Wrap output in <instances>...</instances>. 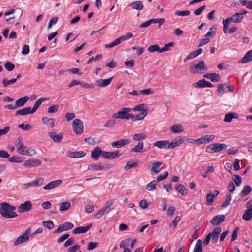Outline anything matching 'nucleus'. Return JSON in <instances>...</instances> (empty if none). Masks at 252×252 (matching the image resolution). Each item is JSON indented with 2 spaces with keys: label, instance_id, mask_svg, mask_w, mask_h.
Segmentation results:
<instances>
[{
  "label": "nucleus",
  "instance_id": "9d476101",
  "mask_svg": "<svg viewBox=\"0 0 252 252\" xmlns=\"http://www.w3.org/2000/svg\"><path fill=\"white\" fill-rule=\"evenodd\" d=\"M74 227L73 223L66 222L60 225L58 228L54 231V234L60 233L62 232L67 231L72 229Z\"/></svg>",
  "mask_w": 252,
  "mask_h": 252
},
{
  "label": "nucleus",
  "instance_id": "4be33fe9",
  "mask_svg": "<svg viewBox=\"0 0 252 252\" xmlns=\"http://www.w3.org/2000/svg\"><path fill=\"white\" fill-rule=\"evenodd\" d=\"M196 88H201L204 87L211 88L213 85L211 83L204 79H201L194 84Z\"/></svg>",
  "mask_w": 252,
  "mask_h": 252
},
{
  "label": "nucleus",
  "instance_id": "f257e3e1",
  "mask_svg": "<svg viewBox=\"0 0 252 252\" xmlns=\"http://www.w3.org/2000/svg\"><path fill=\"white\" fill-rule=\"evenodd\" d=\"M16 209L15 206L6 203L2 202L0 206V213L5 218H13L17 216V214L14 211Z\"/></svg>",
  "mask_w": 252,
  "mask_h": 252
},
{
  "label": "nucleus",
  "instance_id": "2eb2a0df",
  "mask_svg": "<svg viewBox=\"0 0 252 252\" xmlns=\"http://www.w3.org/2000/svg\"><path fill=\"white\" fill-rule=\"evenodd\" d=\"M185 141V138L179 136L172 140L171 142H169V149H173L182 144Z\"/></svg>",
  "mask_w": 252,
  "mask_h": 252
},
{
  "label": "nucleus",
  "instance_id": "8fccbe9b",
  "mask_svg": "<svg viewBox=\"0 0 252 252\" xmlns=\"http://www.w3.org/2000/svg\"><path fill=\"white\" fill-rule=\"evenodd\" d=\"M43 225L48 229H52L54 227V224L52 220H46L42 222Z\"/></svg>",
  "mask_w": 252,
  "mask_h": 252
},
{
  "label": "nucleus",
  "instance_id": "6e6552de",
  "mask_svg": "<svg viewBox=\"0 0 252 252\" xmlns=\"http://www.w3.org/2000/svg\"><path fill=\"white\" fill-rule=\"evenodd\" d=\"M17 150L20 154L23 155L33 156L36 154V152L34 149L28 148L24 145L21 147L18 148Z\"/></svg>",
  "mask_w": 252,
  "mask_h": 252
},
{
  "label": "nucleus",
  "instance_id": "1a4fd4ad",
  "mask_svg": "<svg viewBox=\"0 0 252 252\" xmlns=\"http://www.w3.org/2000/svg\"><path fill=\"white\" fill-rule=\"evenodd\" d=\"M31 232L30 228L27 229L23 235L19 236L17 239L14 242V245L17 246L21 243L28 241L29 237V233Z\"/></svg>",
  "mask_w": 252,
  "mask_h": 252
},
{
  "label": "nucleus",
  "instance_id": "f8f14e48",
  "mask_svg": "<svg viewBox=\"0 0 252 252\" xmlns=\"http://www.w3.org/2000/svg\"><path fill=\"white\" fill-rule=\"evenodd\" d=\"M41 163L42 162L39 159L33 158L26 160L23 163V166L26 167L31 168L32 167L39 166Z\"/></svg>",
  "mask_w": 252,
  "mask_h": 252
},
{
  "label": "nucleus",
  "instance_id": "393cba45",
  "mask_svg": "<svg viewBox=\"0 0 252 252\" xmlns=\"http://www.w3.org/2000/svg\"><path fill=\"white\" fill-rule=\"evenodd\" d=\"M221 232V229L220 227H216L215 228L212 232L209 233L208 234H211V238L212 241H214V243L216 242L219 238V235Z\"/></svg>",
  "mask_w": 252,
  "mask_h": 252
},
{
  "label": "nucleus",
  "instance_id": "c85d7f7f",
  "mask_svg": "<svg viewBox=\"0 0 252 252\" xmlns=\"http://www.w3.org/2000/svg\"><path fill=\"white\" fill-rule=\"evenodd\" d=\"M29 114H33L32 112V108L30 107H25L22 109L17 110L15 112V115H26Z\"/></svg>",
  "mask_w": 252,
  "mask_h": 252
},
{
  "label": "nucleus",
  "instance_id": "c9c22d12",
  "mask_svg": "<svg viewBox=\"0 0 252 252\" xmlns=\"http://www.w3.org/2000/svg\"><path fill=\"white\" fill-rule=\"evenodd\" d=\"M144 148L143 142H138L137 145L131 149V152L134 153H142Z\"/></svg>",
  "mask_w": 252,
  "mask_h": 252
},
{
  "label": "nucleus",
  "instance_id": "c756f323",
  "mask_svg": "<svg viewBox=\"0 0 252 252\" xmlns=\"http://www.w3.org/2000/svg\"><path fill=\"white\" fill-rule=\"evenodd\" d=\"M42 121L43 124L47 126L48 127H53L54 126L55 119L53 118H50L47 117H44L42 119Z\"/></svg>",
  "mask_w": 252,
  "mask_h": 252
},
{
  "label": "nucleus",
  "instance_id": "20e7f679",
  "mask_svg": "<svg viewBox=\"0 0 252 252\" xmlns=\"http://www.w3.org/2000/svg\"><path fill=\"white\" fill-rule=\"evenodd\" d=\"M227 145L224 143H213L208 145L205 151L208 153H217L226 149Z\"/></svg>",
  "mask_w": 252,
  "mask_h": 252
},
{
  "label": "nucleus",
  "instance_id": "49530a36",
  "mask_svg": "<svg viewBox=\"0 0 252 252\" xmlns=\"http://www.w3.org/2000/svg\"><path fill=\"white\" fill-rule=\"evenodd\" d=\"M252 218V212L249 210H245L242 216L243 220L246 221L250 220Z\"/></svg>",
  "mask_w": 252,
  "mask_h": 252
},
{
  "label": "nucleus",
  "instance_id": "dca6fc26",
  "mask_svg": "<svg viewBox=\"0 0 252 252\" xmlns=\"http://www.w3.org/2000/svg\"><path fill=\"white\" fill-rule=\"evenodd\" d=\"M103 150L99 147L94 148L91 153V157L92 159L97 160L98 159L100 156L102 157Z\"/></svg>",
  "mask_w": 252,
  "mask_h": 252
},
{
  "label": "nucleus",
  "instance_id": "5fc2aeb1",
  "mask_svg": "<svg viewBox=\"0 0 252 252\" xmlns=\"http://www.w3.org/2000/svg\"><path fill=\"white\" fill-rule=\"evenodd\" d=\"M4 67L8 71H11L14 69L15 65L12 63L7 61L4 64Z\"/></svg>",
  "mask_w": 252,
  "mask_h": 252
},
{
  "label": "nucleus",
  "instance_id": "39448f33",
  "mask_svg": "<svg viewBox=\"0 0 252 252\" xmlns=\"http://www.w3.org/2000/svg\"><path fill=\"white\" fill-rule=\"evenodd\" d=\"M132 111L130 108H124L121 110L112 115L114 119H122L128 120L130 119L131 114L129 112Z\"/></svg>",
  "mask_w": 252,
  "mask_h": 252
},
{
  "label": "nucleus",
  "instance_id": "6e6d98bb",
  "mask_svg": "<svg viewBox=\"0 0 252 252\" xmlns=\"http://www.w3.org/2000/svg\"><path fill=\"white\" fill-rule=\"evenodd\" d=\"M203 138H204V142L205 144V143H208L211 141H213L215 138V136L213 134L206 135L203 136Z\"/></svg>",
  "mask_w": 252,
  "mask_h": 252
},
{
  "label": "nucleus",
  "instance_id": "a211bd4d",
  "mask_svg": "<svg viewBox=\"0 0 252 252\" xmlns=\"http://www.w3.org/2000/svg\"><path fill=\"white\" fill-rule=\"evenodd\" d=\"M163 164L162 162L157 161L151 164V168L150 171L153 174H157L161 169V166Z\"/></svg>",
  "mask_w": 252,
  "mask_h": 252
},
{
  "label": "nucleus",
  "instance_id": "f704fd0d",
  "mask_svg": "<svg viewBox=\"0 0 252 252\" xmlns=\"http://www.w3.org/2000/svg\"><path fill=\"white\" fill-rule=\"evenodd\" d=\"M175 189L183 196L186 195L187 194L186 188L182 184H177L175 186Z\"/></svg>",
  "mask_w": 252,
  "mask_h": 252
},
{
  "label": "nucleus",
  "instance_id": "0e129e2a",
  "mask_svg": "<svg viewBox=\"0 0 252 252\" xmlns=\"http://www.w3.org/2000/svg\"><path fill=\"white\" fill-rule=\"evenodd\" d=\"M202 51L203 50L202 48H198L197 50L190 53L189 54L193 59L200 55L202 52Z\"/></svg>",
  "mask_w": 252,
  "mask_h": 252
},
{
  "label": "nucleus",
  "instance_id": "58836bf2",
  "mask_svg": "<svg viewBox=\"0 0 252 252\" xmlns=\"http://www.w3.org/2000/svg\"><path fill=\"white\" fill-rule=\"evenodd\" d=\"M29 100L28 96H24L20 98L15 102V105L17 108L23 106Z\"/></svg>",
  "mask_w": 252,
  "mask_h": 252
},
{
  "label": "nucleus",
  "instance_id": "f3484780",
  "mask_svg": "<svg viewBox=\"0 0 252 252\" xmlns=\"http://www.w3.org/2000/svg\"><path fill=\"white\" fill-rule=\"evenodd\" d=\"M225 216L224 215H218L214 216L211 221V223L213 225H220L225 220Z\"/></svg>",
  "mask_w": 252,
  "mask_h": 252
},
{
  "label": "nucleus",
  "instance_id": "603ef678",
  "mask_svg": "<svg viewBox=\"0 0 252 252\" xmlns=\"http://www.w3.org/2000/svg\"><path fill=\"white\" fill-rule=\"evenodd\" d=\"M232 200V196L230 194H227L226 200L222 203V207L225 208L230 204Z\"/></svg>",
  "mask_w": 252,
  "mask_h": 252
},
{
  "label": "nucleus",
  "instance_id": "9b49d317",
  "mask_svg": "<svg viewBox=\"0 0 252 252\" xmlns=\"http://www.w3.org/2000/svg\"><path fill=\"white\" fill-rule=\"evenodd\" d=\"M119 151L115 152H106L103 151L102 157L105 159H113L119 157L121 155Z\"/></svg>",
  "mask_w": 252,
  "mask_h": 252
},
{
  "label": "nucleus",
  "instance_id": "473e14b6",
  "mask_svg": "<svg viewBox=\"0 0 252 252\" xmlns=\"http://www.w3.org/2000/svg\"><path fill=\"white\" fill-rule=\"evenodd\" d=\"M170 130L172 132L174 133H181L183 131V126L179 124H174L170 127Z\"/></svg>",
  "mask_w": 252,
  "mask_h": 252
},
{
  "label": "nucleus",
  "instance_id": "ea45409f",
  "mask_svg": "<svg viewBox=\"0 0 252 252\" xmlns=\"http://www.w3.org/2000/svg\"><path fill=\"white\" fill-rule=\"evenodd\" d=\"M47 100V98H43V97H41V98H39V99H38L35 103L33 108H32V112H33V113L35 112L36 111V110H37V109L40 106V105H41V104L43 102L46 101Z\"/></svg>",
  "mask_w": 252,
  "mask_h": 252
},
{
  "label": "nucleus",
  "instance_id": "423d86ee",
  "mask_svg": "<svg viewBox=\"0 0 252 252\" xmlns=\"http://www.w3.org/2000/svg\"><path fill=\"white\" fill-rule=\"evenodd\" d=\"M111 167V165L107 163L91 164L88 165V170L92 171H100L109 169Z\"/></svg>",
  "mask_w": 252,
  "mask_h": 252
},
{
  "label": "nucleus",
  "instance_id": "7ed1b4c3",
  "mask_svg": "<svg viewBox=\"0 0 252 252\" xmlns=\"http://www.w3.org/2000/svg\"><path fill=\"white\" fill-rule=\"evenodd\" d=\"M243 16H242L241 14L236 13L231 17H229L226 19H224L223 20V24L224 26L223 31L224 33H226L227 32L229 25L231 22L233 21L234 23H239L243 19Z\"/></svg>",
  "mask_w": 252,
  "mask_h": 252
},
{
  "label": "nucleus",
  "instance_id": "ddd939ff",
  "mask_svg": "<svg viewBox=\"0 0 252 252\" xmlns=\"http://www.w3.org/2000/svg\"><path fill=\"white\" fill-rule=\"evenodd\" d=\"M62 183L63 181L61 179L52 181L46 185L44 186L43 187V189L45 190L53 189L56 187L59 186Z\"/></svg>",
  "mask_w": 252,
  "mask_h": 252
},
{
  "label": "nucleus",
  "instance_id": "cd10ccee",
  "mask_svg": "<svg viewBox=\"0 0 252 252\" xmlns=\"http://www.w3.org/2000/svg\"><path fill=\"white\" fill-rule=\"evenodd\" d=\"M128 6L131 7L133 9L141 10L143 9L144 6L142 1H135L130 3Z\"/></svg>",
  "mask_w": 252,
  "mask_h": 252
},
{
  "label": "nucleus",
  "instance_id": "a19ab883",
  "mask_svg": "<svg viewBox=\"0 0 252 252\" xmlns=\"http://www.w3.org/2000/svg\"><path fill=\"white\" fill-rule=\"evenodd\" d=\"M8 161L10 162L21 163L24 161V159L21 157L16 155L9 157Z\"/></svg>",
  "mask_w": 252,
  "mask_h": 252
},
{
  "label": "nucleus",
  "instance_id": "6ab92c4d",
  "mask_svg": "<svg viewBox=\"0 0 252 252\" xmlns=\"http://www.w3.org/2000/svg\"><path fill=\"white\" fill-rule=\"evenodd\" d=\"M92 226V223L89 224L85 227L80 226L75 228L72 230V232L75 234L84 233L87 232Z\"/></svg>",
  "mask_w": 252,
  "mask_h": 252
},
{
  "label": "nucleus",
  "instance_id": "f03ea898",
  "mask_svg": "<svg viewBox=\"0 0 252 252\" xmlns=\"http://www.w3.org/2000/svg\"><path fill=\"white\" fill-rule=\"evenodd\" d=\"M208 67L203 61H200L197 63H191L189 66V71L192 74H203L207 71Z\"/></svg>",
  "mask_w": 252,
  "mask_h": 252
},
{
  "label": "nucleus",
  "instance_id": "e433bc0d",
  "mask_svg": "<svg viewBox=\"0 0 252 252\" xmlns=\"http://www.w3.org/2000/svg\"><path fill=\"white\" fill-rule=\"evenodd\" d=\"M71 207V203L69 201L61 203L59 204V210L61 212L69 210Z\"/></svg>",
  "mask_w": 252,
  "mask_h": 252
},
{
  "label": "nucleus",
  "instance_id": "bb28decb",
  "mask_svg": "<svg viewBox=\"0 0 252 252\" xmlns=\"http://www.w3.org/2000/svg\"><path fill=\"white\" fill-rule=\"evenodd\" d=\"M251 61H252V49L248 51L239 62L241 63H245Z\"/></svg>",
  "mask_w": 252,
  "mask_h": 252
},
{
  "label": "nucleus",
  "instance_id": "3c124183",
  "mask_svg": "<svg viewBox=\"0 0 252 252\" xmlns=\"http://www.w3.org/2000/svg\"><path fill=\"white\" fill-rule=\"evenodd\" d=\"M251 190L252 189L250 186H245L241 192L242 196L245 197L247 196L251 192Z\"/></svg>",
  "mask_w": 252,
  "mask_h": 252
},
{
  "label": "nucleus",
  "instance_id": "338daca9",
  "mask_svg": "<svg viewBox=\"0 0 252 252\" xmlns=\"http://www.w3.org/2000/svg\"><path fill=\"white\" fill-rule=\"evenodd\" d=\"M85 210L87 213H92L94 210V206L92 203L86 204L85 206Z\"/></svg>",
  "mask_w": 252,
  "mask_h": 252
},
{
  "label": "nucleus",
  "instance_id": "7c9ffc66",
  "mask_svg": "<svg viewBox=\"0 0 252 252\" xmlns=\"http://www.w3.org/2000/svg\"><path fill=\"white\" fill-rule=\"evenodd\" d=\"M147 114V110H145L142 112H141L136 115H134L133 114L131 115L130 119H132V121H139L141 120L144 118V117Z\"/></svg>",
  "mask_w": 252,
  "mask_h": 252
},
{
  "label": "nucleus",
  "instance_id": "b1692460",
  "mask_svg": "<svg viewBox=\"0 0 252 252\" xmlns=\"http://www.w3.org/2000/svg\"><path fill=\"white\" fill-rule=\"evenodd\" d=\"M153 145L159 149H169V141L167 140L157 141L153 143Z\"/></svg>",
  "mask_w": 252,
  "mask_h": 252
},
{
  "label": "nucleus",
  "instance_id": "37998d69",
  "mask_svg": "<svg viewBox=\"0 0 252 252\" xmlns=\"http://www.w3.org/2000/svg\"><path fill=\"white\" fill-rule=\"evenodd\" d=\"M193 252H202V242L199 239L197 241Z\"/></svg>",
  "mask_w": 252,
  "mask_h": 252
},
{
  "label": "nucleus",
  "instance_id": "c03bdc74",
  "mask_svg": "<svg viewBox=\"0 0 252 252\" xmlns=\"http://www.w3.org/2000/svg\"><path fill=\"white\" fill-rule=\"evenodd\" d=\"M157 184V181L153 180L150 182L146 186V189L148 191H154L156 189V186Z\"/></svg>",
  "mask_w": 252,
  "mask_h": 252
},
{
  "label": "nucleus",
  "instance_id": "5701e85b",
  "mask_svg": "<svg viewBox=\"0 0 252 252\" xmlns=\"http://www.w3.org/2000/svg\"><path fill=\"white\" fill-rule=\"evenodd\" d=\"M113 79V77L106 79H98L95 81L96 85L99 87H104L109 85Z\"/></svg>",
  "mask_w": 252,
  "mask_h": 252
},
{
  "label": "nucleus",
  "instance_id": "864d4df0",
  "mask_svg": "<svg viewBox=\"0 0 252 252\" xmlns=\"http://www.w3.org/2000/svg\"><path fill=\"white\" fill-rule=\"evenodd\" d=\"M17 81V79H11L8 80L6 78H4L2 80V84L4 87H6L9 85H12L14 84Z\"/></svg>",
  "mask_w": 252,
  "mask_h": 252
},
{
  "label": "nucleus",
  "instance_id": "412c9836",
  "mask_svg": "<svg viewBox=\"0 0 252 252\" xmlns=\"http://www.w3.org/2000/svg\"><path fill=\"white\" fill-rule=\"evenodd\" d=\"M86 155V153L83 151H76L74 152H68L67 154V156L70 158H81L85 157Z\"/></svg>",
  "mask_w": 252,
  "mask_h": 252
},
{
  "label": "nucleus",
  "instance_id": "0eeeda50",
  "mask_svg": "<svg viewBox=\"0 0 252 252\" xmlns=\"http://www.w3.org/2000/svg\"><path fill=\"white\" fill-rule=\"evenodd\" d=\"M72 127L74 130V132L77 134H81L83 132V124L80 119H75L73 120Z\"/></svg>",
  "mask_w": 252,
  "mask_h": 252
},
{
  "label": "nucleus",
  "instance_id": "aec40b11",
  "mask_svg": "<svg viewBox=\"0 0 252 252\" xmlns=\"http://www.w3.org/2000/svg\"><path fill=\"white\" fill-rule=\"evenodd\" d=\"M130 140L128 139H121L117 141L113 142L111 146L114 148H119L125 145H128Z\"/></svg>",
  "mask_w": 252,
  "mask_h": 252
},
{
  "label": "nucleus",
  "instance_id": "13d9d810",
  "mask_svg": "<svg viewBox=\"0 0 252 252\" xmlns=\"http://www.w3.org/2000/svg\"><path fill=\"white\" fill-rule=\"evenodd\" d=\"M168 175V173L167 171L163 172L162 174L157 177V182L158 181H161L165 179Z\"/></svg>",
  "mask_w": 252,
  "mask_h": 252
},
{
  "label": "nucleus",
  "instance_id": "79ce46f5",
  "mask_svg": "<svg viewBox=\"0 0 252 252\" xmlns=\"http://www.w3.org/2000/svg\"><path fill=\"white\" fill-rule=\"evenodd\" d=\"M132 37H133L132 33L131 32H128L126 34L123 35L122 36H120V37H119L117 39L118 41L120 44L121 42H122L126 40H128Z\"/></svg>",
  "mask_w": 252,
  "mask_h": 252
},
{
  "label": "nucleus",
  "instance_id": "de8ad7c7",
  "mask_svg": "<svg viewBox=\"0 0 252 252\" xmlns=\"http://www.w3.org/2000/svg\"><path fill=\"white\" fill-rule=\"evenodd\" d=\"M214 197L215 194H213L211 192L208 193L206 196V204L207 205H211L214 201Z\"/></svg>",
  "mask_w": 252,
  "mask_h": 252
},
{
  "label": "nucleus",
  "instance_id": "2f4dec72",
  "mask_svg": "<svg viewBox=\"0 0 252 252\" xmlns=\"http://www.w3.org/2000/svg\"><path fill=\"white\" fill-rule=\"evenodd\" d=\"M239 117V115L237 113L230 112L225 115L224 119V121L225 122H231L233 119H237Z\"/></svg>",
  "mask_w": 252,
  "mask_h": 252
},
{
  "label": "nucleus",
  "instance_id": "bf43d9fd",
  "mask_svg": "<svg viewBox=\"0 0 252 252\" xmlns=\"http://www.w3.org/2000/svg\"><path fill=\"white\" fill-rule=\"evenodd\" d=\"M174 44L173 42H169V43L165 44L164 46L161 48L160 53H162L165 51H169L170 50V47H173Z\"/></svg>",
  "mask_w": 252,
  "mask_h": 252
},
{
  "label": "nucleus",
  "instance_id": "69168bd1",
  "mask_svg": "<svg viewBox=\"0 0 252 252\" xmlns=\"http://www.w3.org/2000/svg\"><path fill=\"white\" fill-rule=\"evenodd\" d=\"M98 243L97 242H89L88 244V246H87V249L88 250H93L95 248H96L98 246Z\"/></svg>",
  "mask_w": 252,
  "mask_h": 252
},
{
  "label": "nucleus",
  "instance_id": "e2e57ef3",
  "mask_svg": "<svg viewBox=\"0 0 252 252\" xmlns=\"http://www.w3.org/2000/svg\"><path fill=\"white\" fill-rule=\"evenodd\" d=\"M190 143H194L198 145L205 144L203 137H201L196 139H189Z\"/></svg>",
  "mask_w": 252,
  "mask_h": 252
},
{
  "label": "nucleus",
  "instance_id": "4d7b16f0",
  "mask_svg": "<svg viewBox=\"0 0 252 252\" xmlns=\"http://www.w3.org/2000/svg\"><path fill=\"white\" fill-rule=\"evenodd\" d=\"M84 141L90 145H95L98 142L96 141L94 138H92L91 137H87L85 138Z\"/></svg>",
  "mask_w": 252,
  "mask_h": 252
},
{
  "label": "nucleus",
  "instance_id": "a18cd8bd",
  "mask_svg": "<svg viewBox=\"0 0 252 252\" xmlns=\"http://www.w3.org/2000/svg\"><path fill=\"white\" fill-rule=\"evenodd\" d=\"M148 52L153 53L156 51L160 53L161 48L159 47L158 44H154L150 46L148 48Z\"/></svg>",
  "mask_w": 252,
  "mask_h": 252
},
{
  "label": "nucleus",
  "instance_id": "a878e982",
  "mask_svg": "<svg viewBox=\"0 0 252 252\" xmlns=\"http://www.w3.org/2000/svg\"><path fill=\"white\" fill-rule=\"evenodd\" d=\"M204 78L210 80L212 82H217L220 79L219 74L215 73H208L204 75Z\"/></svg>",
  "mask_w": 252,
  "mask_h": 252
},
{
  "label": "nucleus",
  "instance_id": "680f3d73",
  "mask_svg": "<svg viewBox=\"0 0 252 252\" xmlns=\"http://www.w3.org/2000/svg\"><path fill=\"white\" fill-rule=\"evenodd\" d=\"M175 14L179 16H186L189 15L190 14V11L189 10L176 11Z\"/></svg>",
  "mask_w": 252,
  "mask_h": 252
},
{
  "label": "nucleus",
  "instance_id": "4468645a",
  "mask_svg": "<svg viewBox=\"0 0 252 252\" xmlns=\"http://www.w3.org/2000/svg\"><path fill=\"white\" fill-rule=\"evenodd\" d=\"M32 206L31 201H26L19 205L18 207V211L19 213L29 211L32 209Z\"/></svg>",
  "mask_w": 252,
  "mask_h": 252
},
{
  "label": "nucleus",
  "instance_id": "4c0bfd02",
  "mask_svg": "<svg viewBox=\"0 0 252 252\" xmlns=\"http://www.w3.org/2000/svg\"><path fill=\"white\" fill-rule=\"evenodd\" d=\"M146 134L144 133H137L133 135L132 139L134 141H138V142H143V140L147 138Z\"/></svg>",
  "mask_w": 252,
  "mask_h": 252
},
{
  "label": "nucleus",
  "instance_id": "72a5a7b5",
  "mask_svg": "<svg viewBox=\"0 0 252 252\" xmlns=\"http://www.w3.org/2000/svg\"><path fill=\"white\" fill-rule=\"evenodd\" d=\"M49 136L55 142H59L63 138V136L61 133L56 134L54 132L49 133Z\"/></svg>",
  "mask_w": 252,
  "mask_h": 252
},
{
  "label": "nucleus",
  "instance_id": "09e8293b",
  "mask_svg": "<svg viewBox=\"0 0 252 252\" xmlns=\"http://www.w3.org/2000/svg\"><path fill=\"white\" fill-rule=\"evenodd\" d=\"M145 104H140L138 105L135 106L134 107L131 108L132 111H141V112H143L145 110H147V108H144Z\"/></svg>",
  "mask_w": 252,
  "mask_h": 252
},
{
  "label": "nucleus",
  "instance_id": "052dcab7",
  "mask_svg": "<svg viewBox=\"0 0 252 252\" xmlns=\"http://www.w3.org/2000/svg\"><path fill=\"white\" fill-rule=\"evenodd\" d=\"M44 179L43 178H39L35 179L33 182L35 187H40L44 184Z\"/></svg>",
  "mask_w": 252,
  "mask_h": 252
},
{
  "label": "nucleus",
  "instance_id": "774afa93",
  "mask_svg": "<svg viewBox=\"0 0 252 252\" xmlns=\"http://www.w3.org/2000/svg\"><path fill=\"white\" fill-rule=\"evenodd\" d=\"M234 177H235L233 179L236 185L237 186H239L242 183V178L239 175H234Z\"/></svg>",
  "mask_w": 252,
  "mask_h": 252
}]
</instances>
